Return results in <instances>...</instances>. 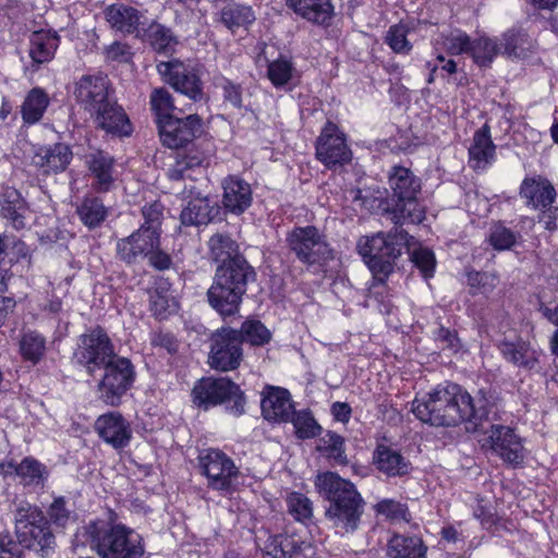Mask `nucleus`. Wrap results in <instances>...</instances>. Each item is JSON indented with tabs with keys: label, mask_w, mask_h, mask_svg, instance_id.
Segmentation results:
<instances>
[{
	"label": "nucleus",
	"mask_w": 558,
	"mask_h": 558,
	"mask_svg": "<svg viewBox=\"0 0 558 558\" xmlns=\"http://www.w3.org/2000/svg\"><path fill=\"white\" fill-rule=\"evenodd\" d=\"M412 412L417 420L433 426H456L476 417L471 395L453 383L417 395L412 402Z\"/></svg>",
	"instance_id": "f257e3e1"
},
{
	"label": "nucleus",
	"mask_w": 558,
	"mask_h": 558,
	"mask_svg": "<svg viewBox=\"0 0 558 558\" xmlns=\"http://www.w3.org/2000/svg\"><path fill=\"white\" fill-rule=\"evenodd\" d=\"M318 493L329 502L325 517L341 536L359 530L364 514L365 501L353 483L337 473L325 472L315 480Z\"/></svg>",
	"instance_id": "f03ea898"
},
{
	"label": "nucleus",
	"mask_w": 558,
	"mask_h": 558,
	"mask_svg": "<svg viewBox=\"0 0 558 558\" xmlns=\"http://www.w3.org/2000/svg\"><path fill=\"white\" fill-rule=\"evenodd\" d=\"M89 545L100 558H143L145 543L132 527L122 523L95 520L77 530L74 546Z\"/></svg>",
	"instance_id": "7ed1b4c3"
},
{
	"label": "nucleus",
	"mask_w": 558,
	"mask_h": 558,
	"mask_svg": "<svg viewBox=\"0 0 558 558\" xmlns=\"http://www.w3.org/2000/svg\"><path fill=\"white\" fill-rule=\"evenodd\" d=\"M413 236L401 228H395L388 233H376L362 236L356 250L373 275V279L384 283L393 271L396 259L404 247L411 248Z\"/></svg>",
	"instance_id": "20e7f679"
},
{
	"label": "nucleus",
	"mask_w": 558,
	"mask_h": 558,
	"mask_svg": "<svg viewBox=\"0 0 558 558\" xmlns=\"http://www.w3.org/2000/svg\"><path fill=\"white\" fill-rule=\"evenodd\" d=\"M253 275L252 267L242 262L233 267H218L215 281L207 292L211 307L223 317L234 315Z\"/></svg>",
	"instance_id": "39448f33"
},
{
	"label": "nucleus",
	"mask_w": 558,
	"mask_h": 558,
	"mask_svg": "<svg viewBox=\"0 0 558 558\" xmlns=\"http://www.w3.org/2000/svg\"><path fill=\"white\" fill-rule=\"evenodd\" d=\"M193 402L205 410L226 403L228 412L234 416L244 413L245 398L240 387L226 377L199 379L193 390Z\"/></svg>",
	"instance_id": "423d86ee"
},
{
	"label": "nucleus",
	"mask_w": 558,
	"mask_h": 558,
	"mask_svg": "<svg viewBox=\"0 0 558 558\" xmlns=\"http://www.w3.org/2000/svg\"><path fill=\"white\" fill-rule=\"evenodd\" d=\"M15 533L21 545L43 555L54 545V536L44 513L28 502H21L15 511Z\"/></svg>",
	"instance_id": "0eeeda50"
},
{
	"label": "nucleus",
	"mask_w": 558,
	"mask_h": 558,
	"mask_svg": "<svg viewBox=\"0 0 558 558\" xmlns=\"http://www.w3.org/2000/svg\"><path fill=\"white\" fill-rule=\"evenodd\" d=\"M388 183L393 197L398 201L399 211L403 220L420 223L425 218V208L417 201L421 192V180L408 168L395 166L388 175Z\"/></svg>",
	"instance_id": "6e6552de"
},
{
	"label": "nucleus",
	"mask_w": 558,
	"mask_h": 558,
	"mask_svg": "<svg viewBox=\"0 0 558 558\" xmlns=\"http://www.w3.org/2000/svg\"><path fill=\"white\" fill-rule=\"evenodd\" d=\"M478 442L483 449L492 451L513 468L521 466L526 458L523 439L509 426L490 425L483 432Z\"/></svg>",
	"instance_id": "1a4fd4ad"
},
{
	"label": "nucleus",
	"mask_w": 558,
	"mask_h": 558,
	"mask_svg": "<svg viewBox=\"0 0 558 558\" xmlns=\"http://www.w3.org/2000/svg\"><path fill=\"white\" fill-rule=\"evenodd\" d=\"M203 474L208 481V486L215 490L230 492L240 471L233 460L219 449H207L199 457Z\"/></svg>",
	"instance_id": "9d476101"
},
{
	"label": "nucleus",
	"mask_w": 558,
	"mask_h": 558,
	"mask_svg": "<svg viewBox=\"0 0 558 558\" xmlns=\"http://www.w3.org/2000/svg\"><path fill=\"white\" fill-rule=\"evenodd\" d=\"M102 367L105 375L98 386L99 397L108 405H118L133 383V366L125 357H111Z\"/></svg>",
	"instance_id": "9b49d317"
},
{
	"label": "nucleus",
	"mask_w": 558,
	"mask_h": 558,
	"mask_svg": "<svg viewBox=\"0 0 558 558\" xmlns=\"http://www.w3.org/2000/svg\"><path fill=\"white\" fill-rule=\"evenodd\" d=\"M290 248L300 260L315 264L331 258V250L325 238L312 226L294 228L287 238Z\"/></svg>",
	"instance_id": "f8f14e48"
},
{
	"label": "nucleus",
	"mask_w": 558,
	"mask_h": 558,
	"mask_svg": "<svg viewBox=\"0 0 558 558\" xmlns=\"http://www.w3.org/2000/svg\"><path fill=\"white\" fill-rule=\"evenodd\" d=\"M243 352L236 329L222 328L213 338L209 365L218 371L235 369L242 361Z\"/></svg>",
	"instance_id": "ddd939ff"
},
{
	"label": "nucleus",
	"mask_w": 558,
	"mask_h": 558,
	"mask_svg": "<svg viewBox=\"0 0 558 558\" xmlns=\"http://www.w3.org/2000/svg\"><path fill=\"white\" fill-rule=\"evenodd\" d=\"M112 356L110 339L102 329L96 328L81 336L75 357L89 372L101 368Z\"/></svg>",
	"instance_id": "4468645a"
},
{
	"label": "nucleus",
	"mask_w": 558,
	"mask_h": 558,
	"mask_svg": "<svg viewBox=\"0 0 558 558\" xmlns=\"http://www.w3.org/2000/svg\"><path fill=\"white\" fill-rule=\"evenodd\" d=\"M157 71L177 92L193 100L202 98V82L195 68L173 60L158 63Z\"/></svg>",
	"instance_id": "2eb2a0df"
},
{
	"label": "nucleus",
	"mask_w": 558,
	"mask_h": 558,
	"mask_svg": "<svg viewBox=\"0 0 558 558\" xmlns=\"http://www.w3.org/2000/svg\"><path fill=\"white\" fill-rule=\"evenodd\" d=\"M316 157L328 168L351 160L352 153L345 136L336 124L328 122L323 129L316 142Z\"/></svg>",
	"instance_id": "dca6fc26"
},
{
	"label": "nucleus",
	"mask_w": 558,
	"mask_h": 558,
	"mask_svg": "<svg viewBox=\"0 0 558 558\" xmlns=\"http://www.w3.org/2000/svg\"><path fill=\"white\" fill-rule=\"evenodd\" d=\"M76 102L92 117L110 99L107 80L100 75H84L74 84Z\"/></svg>",
	"instance_id": "f3484780"
},
{
	"label": "nucleus",
	"mask_w": 558,
	"mask_h": 558,
	"mask_svg": "<svg viewBox=\"0 0 558 558\" xmlns=\"http://www.w3.org/2000/svg\"><path fill=\"white\" fill-rule=\"evenodd\" d=\"M160 138L169 148H180L191 143L201 133V119L197 114L175 117L158 124Z\"/></svg>",
	"instance_id": "a211bd4d"
},
{
	"label": "nucleus",
	"mask_w": 558,
	"mask_h": 558,
	"mask_svg": "<svg viewBox=\"0 0 558 558\" xmlns=\"http://www.w3.org/2000/svg\"><path fill=\"white\" fill-rule=\"evenodd\" d=\"M316 550L296 534L270 535L264 547L265 558H314Z\"/></svg>",
	"instance_id": "6ab92c4d"
},
{
	"label": "nucleus",
	"mask_w": 558,
	"mask_h": 558,
	"mask_svg": "<svg viewBox=\"0 0 558 558\" xmlns=\"http://www.w3.org/2000/svg\"><path fill=\"white\" fill-rule=\"evenodd\" d=\"M262 414L274 423L289 422L294 413L291 395L287 389L267 386L262 393Z\"/></svg>",
	"instance_id": "aec40b11"
},
{
	"label": "nucleus",
	"mask_w": 558,
	"mask_h": 558,
	"mask_svg": "<svg viewBox=\"0 0 558 558\" xmlns=\"http://www.w3.org/2000/svg\"><path fill=\"white\" fill-rule=\"evenodd\" d=\"M104 14L111 28L123 34L140 37L144 26H147V19L137 9L122 3L109 5Z\"/></svg>",
	"instance_id": "412c9836"
},
{
	"label": "nucleus",
	"mask_w": 558,
	"mask_h": 558,
	"mask_svg": "<svg viewBox=\"0 0 558 558\" xmlns=\"http://www.w3.org/2000/svg\"><path fill=\"white\" fill-rule=\"evenodd\" d=\"M71 148L63 143L50 146H38L34 150L32 163L43 173L63 172L72 160Z\"/></svg>",
	"instance_id": "4be33fe9"
},
{
	"label": "nucleus",
	"mask_w": 558,
	"mask_h": 558,
	"mask_svg": "<svg viewBox=\"0 0 558 558\" xmlns=\"http://www.w3.org/2000/svg\"><path fill=\"white\" fill-rule=\"evenodd\" d=\"M159 240L160 236L156 235L155 231L146 232L145 229H138L128 238L118 241L117 253L122 260L133 263L157 248L160 244Z\"/></svg>",
	"instance_id": "5701e85b"
},
{
	"label": "nucleus",
	"mask_w": 558,
	"mask_h": 558,
	"mask_svg": "<svg viewBox=\"0 0 558 558\" xmlns=\"http://www.w3.org/2000/svg\"><path fill=\"white\" fill-rule=\"evenodd\" d=\"M93 118L98 128L114 136H130L133 131L130 119L123 108L112 100H109L101 107Z\"/></svg>",
	"instance_id": "b1692460"
},
{
	"label": "nucleus",
	"mask_w": 558,
	"mask_h": 558,
	"mask_svg": "<svg viewBox=\"0 0 558 558\" xmlns=\"http://www.w3.org/2000/svg\"><path fill=\"white\" fill-rule=\"evenodd\" d=\"M496 160V145L493 143L487 124L478 129L469 147V165L476 171L486 170Z\"/></svg>",
	"instance_id": "393cba45"
},
{
	"label": "nucleus",
	"mask_w": 558,
	"mask_h": 558,
	"mask_svg": "<svg viewBox=\"0 0 558 558\" xmlns=\"http://www.w3.org/2000/svg\"><path fill=\"white\" fill-rule=\"evenodd\" d=\"M99 436L113 448L125 447L132 436L129 423L117 412L99 416L96 421Z\"/></svg>",
	"instance_id": "a878e982"
},
{
	"label": "nucleus",
	"mask_w": 558,
	"mask_h": 558,
	"mask_svg": "<svg viewBox=\"0 0 558 558\" xmlns=\"http://www.w3.org/2000/svg\"><path fill=\"white\" fill-rule=\"evenodd\" d=\"M225 208L235 215L244 213L252 204L251 185L236 175H229L222 182Z\"/></svg>",
	"instance_id": "bb28decb"
},
{
	"label": "nucleus",
	"mask_w": 558,
	"mask_h": 558,
	"mask_svg": "<svg viewBox=\"0 0 558 558\" xmlns=\"http://www.w3.org/2000/svg\"><path fill=\"white\" fill-rule=\"evenodd\" d=\"M86 165L93 178L92 187L97 192H109L117 178L113 158L104 151H96L87 156Z\"/></svg>",
	"instance_id": "cd10ccee"
},
{
	"label": "nucleus",
	"mask_w": 558,
	"mask_h": 558,
	"mask_svg": "<svg viewBox=\"0 0 558 558\" xmlns=\"http://www.w3.org/2000/svg\"><path fill=\"white\" fill-rule=\"evenodd\" d=\"M287 5L296 15L316 25H328L333 16L330 0H287Z\"/></svg>",
	"instance_id": "c85d7f7f"
},
{
	"label": "nucleus",
	"mask_w": 558,
	"mask_h": 558,
	"mask_svg": "<svg viewBox=\"0 0 558 558\" xmlns=\"http://www.w3.org/2000/svg\"><path fill=\"white\" fill-rule=\"evenodd\" d=\"M520 194L527 205L535 209H545L555 201L556 191L551 183L541 177L526 178L521 184Z\"/></svg>",
	"instance_id": "c756f323"
},
{
	"label": "nucleus",
	"mask_w": 558,
	"mask_h": 558,
	"mask_svg": "<svg viewBox=\"0 0 558 558\" xmlns=\"http://www.w3.org/2000/svg\"><path fill=\"white\" fill-rule=\"evenodd\" d=\"M377 470L389 477L403 476L411 470V463L397 449L378 445L373 454Z\"/></svg>",
	"instance_id": "7c9ffc66"
},
{
	"label": "nucleus",
	"mask_w": 558,
	"mask_h": 558,
	"mask_svg": "<svg viewBox=\"0 0 558 558\" xmlns=\"http://www.w3.org/2000/svg\"><path fill=\"white\" fill-rule=\"evenodd\" d=\"M502 356L515 366L533 369L542 355V350L524 341H504L499 345Z\"/></svg>",
	"instance_id": "2f4dec72"
},
{
	"label": "nucleus",
	"mask_w": 558,
	"mask_h": 558,
	"mask_svg": "<svg viewBox=\"0 0 558 558\" xmlns=\"http://www.w3.org/2000/svg\"><path fill=\"white\" fill-rule=\"evenodd\" d=\"M389 558H427V546L416 535L393 533L387 543Z\"/></svg>",
	"instance_id": "473e14b6"
},
{
	"label": "nucleus",
	"mask_w": 558,
	"mask_h": 558,
	"mask_svg": "<svg viewBox=\"0 0 558 558\" xmlns=\"http://www.w3.org/2000/svg\"><path fill=\"white\" fill-rule=\"evenodd\" d=\"M266 75L276 88L294 86L300 80V72L292 58L284 54L268 61Z\"/></svg>",
	"instance_id": "72a5a7b5"
},
{
	"label": "nucleus",
	"mask_w": 558,
	"mask_h": 558,
	"mask_svg": "<svg viewBox=\"0 0 558 558\" xmlns=\"http://www.w3.org/2000/svg\"><path fill=\"white\" fill-rule=\"evenodd\" d=\"M59 46V36L54 32H34L29 38V57L34 64L50 62Z\"/></svg>",
	"instance_id": "f704fd0d"
},
{
	"label": "nucleus",
	"mask_w": 558,
	"mask_h": 558,
	"mask_svg": "<svg viewBox=\"0 0 558 558\" xmlns=\"http://www.w3.org/2000/svg\"><path fill=\"white\" fill-rule=\"evenodd\" d=\"M208 247L213 259L220 263L219 267H233L235 262H242L244 265H248L246 260L239 255L236 243L228 235H213L208 241Z\"/></svg>",
	"instance_id": "c9c22d12"
},
{
	"label": "nucleus",
	"mask_w": 558,
	"mask_h": 558,
	"mask_svg": "<svg viewBox=\"0 0 558 558\" xmlns=\"http://www.w3.org/2000/svg\"><path fill=\"white\" fill-rule=\"evenodd\" d=\"M49 104L50 98L43 88H32L21 105L23 123L26 125L38 123L43 119Z\"/></svg>",
	"instance_id": "e433bc0d"
},
{
	"label": "nucleus",
	"mask_w": 558,
	"mask_h": 558,
	"mask_svg": "<svg viewBox=\"0 0 558 558\" xmlns=\"http://www.w3.org/2000/svg\"><path fill=\"white\" fill-rule=\"evenodd\" d=\"M149 304L153 315L158 319H165L178 310V302L167 282H160L150 292Z\"/></svg>",
	"instance_id": "4c0bfd02"
},
{
	"label": "nucleus",
	"mask_w": 558,
	"mask_h": 558,
	"mask_svg": "<svg viewBox=\"0 0 558 558\" xmlns=\"http://www.w3.org/2000/svg\"><path fill=\"white\" fill-rule=\"evenodd\" d=\"M435 49L441 48L451 56L470 54L472 49L471 37L461 29H451L441 33L434 40Z\"/></svg>",
	"instance_id": "58836bf2"
},
{
	"label": "nucleus",
	"mask_w": 558,
	"mask_h": 558,
	"mask_svg": "<svg viewBox=\"0 0 558 558\" xmlns=\"http://www.w3.org/2000/svg\"><path fill=\"white\" fill-rule=\"evenodd\" d=\"M26 204L16 190H8L1 204V216L16 230L25 227Z\"/></svg>",
	"instance_id": "ea45409f"
},
{
	"label": "nucleus",
	"mask_w": 558,
	"mask_h": 558,
	"mask_svg": "<svg viewBox=\"0 0 558 558\" xmlns=\"http://www.w3.org/2000/svg\"><path fill=\"white\" fill-rule=\"evenodd\" d=\"M204 158L199 154H178L174 162L168 169V178L171 181L183 179H194V173L199 172L203 167Z\"/></svg>",
	"instance_id": "a19ab883"
},
{
	"label": "nucleus",
	"mask_w": 558,
	"mask_h": 558,
	"mask_svg": "<svg viewBox=\"0 0 558 558\" xmlns=\"http://www.w3.org/2000/svg\"><path fill=\"white\" fill-rule=\"evenodd\" d=\"M221 22L232 32L238 28H246L255 21V14L251 7L239 3H229L220 12Z\"/></svg>",
	"instance_id": "79ce46f5"
},
{
	"label": "nucleus",
	"mask_w": 558,
	"mask_h": 558,
	"mask_svg": "<svg viewBox=\"0 0 558 558\" xmlns=\"http://www.w3.org/2000/svg\"><path fill=\"white\" fill-rule=\"evenodd\" d=\"M211 206L207 197H194L183 208L181 222L185 226L205 225L210 220Z\"/></svg>",
	"instance_id": "37998d69"
},
{
	"label": "nucleus",
	"mask_w": 558,
	"mask_h": 558,
	"mask_svg": "<svg viewBox=\"0 0 558 558\" xmlns=\"http://www.w3.org/2000/svg\"><path fill=\"white\" fill-rule=\"evenodd\" d=\"M316 449L324 457L333 460L338 464L348 462L344 452V439L333 432H327L317 440Z\"/></svg>",
	"instance_id": "c03bdc74"
},
{
	"label": "nucleus",
	"mask_w": 558,
	"mask_h": 558,
	"mask_svg": "<svg viewBox=\"0 0 558 558\" xmlns=\"http://www.w3.org/2000/svg\"><path fill=\"white\" fill-rule=\"evenodd\" d=\"M77 214L85 226L95 228L107 217V208L98 197L88 196L78 206Z\"/></svg>",
	"instance_id": "a18cd8bd"
},
{
	"label": "nucleus",
	"mask_w": 558,
	"mask_h": 558,
	"mask_svg": "<svg viewBox=\"0 0 558 558\" xmlns=\"http://www.w3.org/2000/svg\"><path fill=\"white\" fill-rule=\"evenodd\" d=\"M151 110L157 117V123L160 124L175 118L177 108L171 94L163 87L155 88L150 94Z\"/></svg>",
	"instance_id": "49530a36"
},
{
	"label": "nucleus",
	"mask_w": 558,
	"mask_h": 558,
	"mask_svg": "<svg viewBox=\"0 0 558 558\" xmlns=\"http://www.w3.org/2000/svg\"><path fill=\"white\" fill-rule=\"evenodd\" d=\"M20 352L24 360L38 363L46 352V340L37 331H26L20 340Z\"/></svg>",
	"instance_id": "de8ad7c7"
},
{
	"label": "nucleus",
	"mask_w": 558,
	"mask_h": 558,
	"mask_svg": "<svg viewBox=\"0 0 558 558\" xmlns=\"http://www.w3.org/2000/svg\"><path fill=\"white\" fill-rule=\"evenodd\" d=\"M238 333L240 343L245 341L256 347L264 345L271 339L270 330L257 319H246Z\"/></svg>",
	"instance_id": "09e8293b"
},
{
	"label": "nucleus",
	"mask_w": 558,
	"mask_h": 558,
	"mask_svg": "<svg viewBox=\"0 0 558 558\" xmlns=\"http://www.w3.org/2000/svg\"><path fill=\"white\" fill-rule=\"evenodd\" d=\"M499 51L500 47L496 39L481 36L477 39L472 40L470 56L477 65L487 66L493 62Z\"/></svg>",
	"instance_id": "8fccbe9b"
},
{
	"label": "nucleus",
	"mask_w": 558,
	"mask_h": 558,
	"mask_svg": "<svg viewBox=\"0 0 558 558\" xmlns=\"http://www.w3.org/2000/svg\"><path fill=\"white\" fill-rule=\"evenodd\" d=\"M14 473L25 485H40L47 477L46 466L33 458L23 459L14 468Z\"/></svg>",
	"instance_id": "3c124183"
},
{
	"label": "nucleus",
	"mask_w": 558,
	"mask_h": 558,
	"mask_svg": "<svg viewBox=\"0 0 558 558\" xmlns=\"http://www.w3.org/2000/svg\"><path fill=\"white\" fill-rule=\"evenodd\" d=\"M289 513L299 522L307 523L313 517V502L305 495L293 492L287 497Z\"/></svg>",
	"instance_id": "603ef678"
},
{
	"label": "nucleus",
	"mask_w": 558,
	"mask_h": 558,
	"mask_svg": "<svg viewBox=\"0 0 558 558\" xmlns=\"http://www.w3.org/2000/svg\"><path fill=\"white\" fill-rule=\"evenodd\" d=\"M290 421L293 424L296 437L300 439L314 438L322 429L308 411H294Z\"/></svg>",
	"instance_id": "864d4df0"
},
{
	"label": "nucleus",
	"mask_w": 558,
	"mask_h": 558,
	"mask_svg": "<svg viewBox=\"0 0 558 558\" xmlns=\"http://www.w3.org/2000/svg\"><path fill=\"white\" fill-rule=\"evenodd\" d=\"M140 37L147 40L158 51H166L172 43L170 31L158 23L144 26Z\"/></svg>",
	"instance_id": "5fc2aeb1"
},
{
	"label": "nucleus",
	"mask_w": 558,
	"mask_h": 558,
	"mask_svg": "<svg viewBox=\"0 0 558 558\" xmlns=\"http://www.w3.org/2000/svg\"><path fill=\"white\" fill-rule=\"evenodd\" d=\"M377 515H383L390 521L409 522L411 519L408 507L395 499H381L374 506Z\"/></svg>",
	"instance_id": "6e6d98bb"
},
{
	"label": "nucleus",
	"mask_w": 558,
	"mask_h": 558,
	"mask_svg": "<svg viewBox=\"0 0 558 558\" xmlns=\"http://www.w3.org/2000/svg\"><path fill=\"white\" fill-rule=\"evenodd\" d=\"M407 35L408 28L405 25H392L387 32L386 43L396 53H409L412 45L408 40Z\"/></svg>",
	"instance_id": "4d7b16f0"
},
{
	"label": "nucleus",
	"mask_w": 558,
	"mask_h": 558,
	"mask_svg": "<svg viewBox=\"0 0 558 558\" xmlns=\"http://www.w3.org/2000/svg\"><path fill=\"white\" fill-rule=\"evenodd\" d=\"M144 223L140 229H145L146 232L155 231V234L160 236V226L163 215V206L159 202L145 205L142 209Z\"/></svg>",
	"instance_id": "13d9d810"
},
{
	"label": "nucleus",
	"mask_w": 558,
	"mask_h": 558,
	"mask_svg": "<svg viewBox=\"0 0 558 558\" xmlns=\"http://www.w3.org/2000/svg\"><path fill=\"white\" fill-rule=\"evenodd\" d=\"M411 259L420 269L425 279L432 278L435 272L436 258L434 253L426 247L414 248L411 253Z\"/></svg>",
	"instance_id": "bf43d9fd"
},
{
	"label": "nucleus",
	"mask_w": 558,
	"mask_h": 558,
	"mask_svg": "<svg viewBox=\"0 0 558 558\" xmlns=\"http://www.w3.org/2000/svg\"><path fill=\"white\" fill-rule=\"evenodd\" d=\"M489 243L495 250H509L515 243V235L502 225H496L492 229Z\"/></svg>",
	"instance_id": "052dcab7"
},
{
	"label": "nucleus",
	"mask_w": 558,
	"mask_h": 558,
	"mask_svg": "<svg viewBox=\"0 0 558 558\" xmlns=\"http://www.w3.org/2000/svg\"><path fill=\"white\" fill-rule=\"evenodd\" d=\"M525 40V34L521 29L511 28L502 34L500 44L498 46L504 49L508 56H518L519 48Z\"/></svg>",
	"instance_id": "680f3d73"
},
{
	"label": "nucleus",
	"mask_w": 558,
	"mask_h": 558,
	"mask_svg": "<svg viewBox=\"0 0 558 558\" xmlns=\"http://www.w3.org/2000/svg\"><path fill=\"white\" fill-rule=\"evenodd\" d=\"M497 278L487 272H470L468 275V283L472 289H475L474 293L480 292L487 294L492 292L496 286Z\"/></svg>",
	"instance_id": "e2e57ef3"
},
{
	"label": "nucleus",
	"mask_w": 558,
	"mask_h": 558,
	"mask_svg": "<svg viewBox=\"0 0 558 558\" xmlns=\"http://www.w3.org/2000/svg\"><path fill=\"white\" fill-rule=\"evenodd\" d=\"M105 58L107 61L125 63L132 58V52L126 44L114 41L105 47Z\"/></svg>",
	"instance_id": "0e129e2a"
},
{
	"label": "nucleus",
	"mask_w": 558,
	"mask_h": 558,
	"mask_svg": "<svg viewBox=\"0 0 558 558\" xmlns=\"http://www.w3.org/2000/svg\"><path fill=\"white\" fill-rule=\"evenodd\" d=\"M48 513L53 523L62 527L65 526L71 519L70 511L65 508L63 498L54 499L50 505Z\"/></svg>",
	"instance_id": "69168bd1"
},
{
	"label": "nucleus",
	"mask_w": 558,
	"mask_h": 558,
	"mask_svg": "<svg viewBox=\"0 0 558 558\" xmlns=\"http://www.w3.org/2000/svg\"><path fill=\"white\" fill-rule=\"evenodd\" d=\"M0 558H20L19 545L8 534H0Z\"/></svg>",
	"instance_id": "338daca9"
},
{
	"label": "nucleus",
	"mask_w": 558,
	"mask_h": 558,
	"mask_svg": "<svg viewBox=\"0 0 558 558\" xmlns=\"http://www.w3.org/2000/svg\"><path fill=\"white\" fill-rule=\"evenodd\" d=\"M146 257L149 258L150 265L159 270L168 269L171 266L170 256L167 253L160 251L159 246L149 252Z\"/></svg>",
	"instance_id": "774afa93"
}]
</instances>
